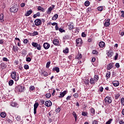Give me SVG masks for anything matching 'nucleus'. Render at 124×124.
Segmentation results:
<instances>
[{"label":"nucleus","instance_id":"nucleus-1","mask_svg":"<svg viewBox=\"0 0 124 124\" xmlns=\"http://www.w3.org/2000/svg\"><path fill=\"white\" fill-rule=\"evenodd\" d=\"M26 90V88L24 86H21V85H18L15 88V92L22 93Z\"/></svg>","mask_w":124,"mask_h":124},{"label":"nucleus","instance_id":"nucleus-2","mask_svg":"<svg viewBox=\"0 0 124 124\" xmlns=\"http://www.w3.org/2000/svg\"><path fill=\"white\" fill-rule=\"evenodd\" d=\"M11 76L13 80H15V81H17L19 80V76L16 75V72L13 71L11 74Z\"/></svg>","mask_w":124,"mask_h":124},{"label":"nucleus","instance_id":"nucleus-3","mask_svg":"<svg viewBox=\"0 0 124 124\" xmlns=\"http://www.w3.org/2000/svg\"><path fill=\"white\" fill-rule=\"evenodd\" d=\"M31 45L33 47L36 48L37 50H39V51L41 50V45L40 44H38V43L35 42H32Z\"/></svg>","mask_w":124,"mask_h":124},{"label":"nucleus","instance_id":"nucleus-4","mask_svg":"<svg viewBox=\"0 0 124 124\" xmlns=\"http://www.w3.org/2000/svg\"><path fill=\"white\" fill-rule=\"evenodd\" d=\"M10 11L13 13L17 12V11H18V8H17V5L16 4L14 5L13 6H12L10 8Z\"/></svg>","mask_w":124,"mask_h":124},{"label":"nucleus","instance_id":"nucleus-5","mask_svg":"<svg viewBox=\"0 0 124 124\" xmlns=\"http://www.w3.org/2000/svg\"><path fill=\"white\" fill-rule=\"evenodd\" d=\"M55 8V5H52L51 6L48 8L47 10L46 11V14L48 15H50L52 12V10Z\"/></svg>","mask_w":124,"mask_h":124},{"label":"nucleus","instance_id":"nucleus-6","mask_svg":"<svg viewBox=\"0 0 124 124\" xmlns=\"http://www.w3.org/2000/svg\"><path fill=\"white\" fill-rule=\"evenodd\" d=\"M34 24L35 26H40L41 24H42V21H41V20H40V19L38 18L34 20Z\"/></svg>","mask_w":124,"mask_h":124},{"label":"nucleus","instance_id":"nucleus-7","mask_svg":"<svg viewBox=\"0 0 124 124\" xmlns=\"http://www.w3.org/2000/svg\"><path fill=\"white\" fill-rule=\"evenodd\" d=\"M77 46H81V44L83 43V41L81 38H78L76 40Z\"/></svg>","mask_w":124,"mask_h":124},{"label":"nucleus","instance_id":"nucleus-8","mask_svg":"<svg viewBox=\"0 0 124 124\" xmlns=\"http://www.w3.org/2000/svg\"><path fill=\"white\" fill-rule=\"evenodd\" d=\"M105 102L106 103H109V104L112 103V100L111 99V97L109 96L106 97L105 98Z\"/></svg>","mask_w":124,"mask_h":124},{"label":"nucleus","instance_id":"nucleus-9","mask_svg":"<svg viewBox=\"0 0 124 124\" xmlns=\"http://www.w3.org/2000/svg\"><path fill=\"white\" fill-rule=\"evenodd\" d=\"M45 105L46 107H51L52 106V102L50 100L46 101L45 103Z\"/></svg>","mask_w":124,"mask_h":124},{"label":"nucleus","instance_id":"nucleus-10","mask_svg":"<svg viewBox=\"0 0 124 124\" xmlns=\"http://www.w3.org/2000/svg\"><path fill=\"white\" fill-rule=\"evenodd\" d=\"M67 93V91H64L63 92H61L59 97L62 98L65 94Z\"/></svg>","mask_w":124,"mask_h":124},{"label":"nucleus","instance_id":"nucleus-11","mask_svg":"<svg viewBox=\"0 0 124 124\" xmlns=\"http://www.w3.org/2000/svg\"><path fill=\"white\" fill-rule=\"evenodd\" d=\"M104 26L105 27H109V26H110V19L108 18L107 19H106Z\"/></svg>","mask_w":124,"mask_h":124},{"label":"nucleus","instance_id":"nucleus-12","mask_svg":"<svg viewBox=\"0 0 124 124\" xmlns=\"http://www.w3.org/2000/svg\"><path fill=\"white\" fill-rule=\"evenodd\" d=\"M113 54H114V52H113V51H112L111 50H110L107 53V55L108 57V58H111V57H112V56H113Z\"/></svg>","mask_w":124,"mask_h":124},{"label":"nucleus","instance_id":"nucleus-13","mask_svg":"<svg viewBox=\"0 0 124 124\" xmlns=\"http://www.w3.org/2000/svg\"><path fill=\"white\" fill-rule=\"evenodd\" d=\"M112 84L114 87H118V86H120V82L118 80H114L112 82Z\"/></svg>","mask_w":124,"mask_h":124},{"label":"nucleus","instance_id":"nucleus-14","mask_svg":"<svg viewBox=\"0 0 124 124\" xmlns=\"http://www.w3.org/2000/svg\"><path fill=\"white\" fill-rule=\"evenodd\" d=\"M43 46L46 50H47L48 48H50V44L48 43H45L43 45Z\"/></svg>","mask_w":124,"mask_h":124},{"label":"nucleus","instance_id":"nucleus-15","mask_svg":"<svg viewBox=\"0 0 124 124\" xmlns=\"http://www.w3.org/2000/svg\"><path fill=\"white\" fill-rule=\"evenodd\" d=\"M74 28V24L72 22H70L68 25V29L69 31H72Z\"/></svg>","mask_w":124,"mask_h":124},{"label":"nucleus","instance_id":"nucleus-16","mask_svg":"<svg viewBox=\"0 0 124 124\" xmlns=\"http://www.w3.org/2000/svg\"><path fill=\"white\" fill-rule=\"evenodd\" d=\"M31 13H32V10L31 9L27 12V13L25 14V16H30Z\"/></svg>","mask_w":124,"mask_h":124},{"label":"nucleus","instance_id":"nucleus-17","mask_svg":"<svg viewBox=\"0 0 124 124\" xmlns=\"http://www.w3.org/2000/svg\"><path fill=\"white\" fill-rule=\"evenodd\" d=\"M53 71H56L57 73H59L60 72V68L58 67H54L52 69Z\"/></svg>","mask_w":124,"mask_h":124},{"label":"nucleus","instance_id":"nucleus-18","mask_svg":"<svg viewBox=\"0 0 124 124\" xmlns=\"http://www.w3.org/2000/svg\"><path fill=\"white\" fill-rule=\"evenodd\" d=\"M53 43L54 45L58 46V45H59V40L58 39H54L53 40Z\"/></svg>","mask_w":124,"mask_h":124},{"label":"nucleus","instance_id":"nucleus-19","mask_svg":"<svg viewBox=\"0 0 124 124\" xmlns=\"http://www.w3.org/2000/svg\"><path fill=\"white\" fill-rule=\"evenodd\" d=\"M99 46L101 48H103V47H104V46H105V43H104L103 42H100L99 43Z\"/></svg>","mask_w":124,"mask_h":124},{"label":"nucleus","instance_id":"nucleus-20","mask_svg":"<svg viewBox=\"0 0 124 124\" xmlns=\"http://www.w3.org/2000/svg\"><path fill=\"white\" fill-rule=\"evenodd\" d=\"M33 18H36V17H40V12H38L36 14L33 15Z\"/></svg>","mask_w":124,"mask_h":124},{"label":"nucleus","instance_id":"nucleus-21","mask_svg":"<svg viewBox=\"0 0 124 124\" xmlns=\"http://www.w3.org/2000/svg\"><path fill=\"white\" fill-rule=\"evenodd\" d=\"M61 110H62V107H59L55 109V112L56 113H60L61 112Z\"/></svg>","mask_w":124,"mask_h":124},{"label":"nucleus","instance_id":"nucleus-22","mask_svg":"<svg viewBox=\"0 0 124 124\" xmlns=\"http://www.w3.org/2000/svg\"><path fill=\"white\" fill-rule=\"evenodd\" d=\"M59 18V15L58 14H55L54 16L52 17V20H56V19H58Z\"/></svg>","mask_w":124,"mask_h":124},{"label":"nucleus","instance_id":"nucleus-23","mask_svg":"<svg viewBox=\"0 0 124 124\" xmlns=\"http://www.w3.org/2000/svg\"><path fill=\"white\" fill-rule=\"evenodd\" d=\"M84 83L85 85H89V83H90V80H89V78H85Z\"/></svg>","mask_w":124,"mask_h":124},{"label":"nucleus","instance_id":"nucleus-24","mask_svg":"<svg viewBox=\"0 0 124 124\" xmlns=\"http://www.w3.org/2000/svg\"><path fill=\"white\" fill-rule=\"evenodd\" d=\"M73 116L75 118V122L77 121V114H76V112L75 111L73 112Z\"/></svg>","mask_w":124,"mask_h":124},{"label":"nucleus","instance_id":"nucleus-25","mask_svg":"<svg viewBox=\"0 0 124 124\" xmlns=\"http://www.w3.org/2000/svg\"><path fill=\"white\" fill-rule=\"evenodd\" d=\"M112 68L113 65L111 63H110L108 65L107 69H108V70H110V69H112Z\"/></svg>","mask_w":124,"mask_h":124},{"label":"nucleus","instance_id":"nucleus-26","mask_svg":"<svg viewBox=\"0 0 124 124\" xmlns=\"http://www.w3.org/2000/svg\"><path fill=\"white\" fill-rule=\"evenodd\" d=\"M37 9L39 11H42V12H44V9L40 6L38 7Z\"/></svg>","mask_w":124,"mask_h":124},{"label":"nucleus","instance_id":"nucleus-27","mask_svg":"<svg viewBox=\"0 0 124 124\" xmlns=\"http://www.w3.org/2000/svg\"><path fill=\"white\" fill-rule=\"evenodd\" d=\"M76 59H77V60H81V59H82V54H78L76 57Z\"/></svg>","mask_w":124,"mask_h":124},{"label":"nucleus","instance_id":"nucleus-28","mask_svg":"<svg viewBox=\"0 0 124 124\" xmlns=\"http://www.w3.org/2000/svg\"><path fill=\"white\" fill-rule=\"evenodd\" d=\"M0 117L1 118H5L6 117V114L4 112H1L0 113Z\"/></svg>","mask_w":124,"mask_h":124},{"label":"nucleus","instance_id":"nucleus-29","mask_svg":"<svg viewBox=\"0 0 124 124\" xmlns=\"http://www.w3.org/2000/svg\"><path fill=\"white\" fill-rule=\"evenodd\" d=\"M4 16H3V14H1L0 15V20L1 22H3L4 20L3 19Z\"/></svg>","mask_w":124,"mask_h":124},{"label":"nucleus","instance_id":"nucleus-30","mask_svg":"<svg viewBox=\"0 0 124 124\" xmlns=\"http://www.w3.org/2000/svg\"><path fill=\"white\" fill-rule=\"evenodd\" d=\"M107 79H109L110 78V76H111V73L110 72H108L106 74Z\"/></svg>","mask_w":124,"mask_h":124},{"label":"nucleus","instance_id":"nucleus-31","mask_svg":"<svg viewBox=\"0 0 124 124\" xmlns=\"http://www.w3.org/2000/svg\"><path fill=\"white\" fill-rule=\"evenodd\" d=\"M8 83L9 86H13V84H14V81H13V80L11 79Z\"/></svg>","mask_w":124,"mask_h":124},{"label":"nucleus","instance_id":"nucleus-32","mask_svg":"<svg viewBox=\"0 0 124 124\" xmlns=\"http://www.w3.org/2000/svg\"><path fill=\"white\" fill-rule=\"evenodd\" d=\"M39 104H38V102L35 103L34 104V109H37V108L38 107Z\"/></svg>","mask_w":124,"mask_h":124},{"label":"nucleus","instance_id":"nucleus-33","mask_svg":"<svg viewBox=\"0 0 124 124\" xmlns=\"http://www.w3.org/2000/svg\"><path fill=\"white\" fill-rule=\"evenodd\" d=\"M13 50L15 53H16V52H17V46H13Z\"/></svg>","mask_w":124,"mask_h":124},{"label":"nucleus","instance_id":"nucleus-34","mask_svg":"<svg viewBox=\"0 0 124 124\" xmlns=\"http://www.w3.org/2000/svg\"><path fill=\"white\" fill-rule=\"evenodd\" d=\"M16 120L17 121V122H21V116H18L16 118Z\"/></svg>","mask_w":124,"mask_h":124},{"label":"nucleus","instance_id":"nucleus-35","mask_svg":"<svg viewBox=\"0 0 124 124\" xmlns=\"http://www.w3.org/2000/svg\"><path fill=\"white\" fill-rule=\"evenodd\" d=\"M35 35H38V32L37 31H34L32 33L33 36H35Z\"/></svg>","mask_w":124,"mask_h":124},{"label":"nucleus","instance_id":"nucleus-36","mask_svg":"<svg viewBox=\"0 0 124 124\" xmlns=\"http://www.w3.org/2000/svg\"><path fill=\"white\" fill-rule=\"evenodd\" d=\"M98 54H99V52L98 51H97V50H93V55H94L95 56H98Z\"/></svg>","mask_w":124,"mask_h":124},{"label":"nucleus","instance_id":"nucleus-37","mask_svg":"<svg viewBox=\"0 0 124 124\" xmlns=\"http://www.w3.org/2000/svg\"><path fill=\"white\" fill-rule=\"evenodd\" d=\"M26 61L28 62H31V58L30 57H26Z\"/></svg>","mask_w":124,"mask_h":124},{"label":"nucleus","instance_id":"nucleus-38","mask_svg":"<svg viewBox=\"0 0 124 124\" xmlns=\"http://www.w3.org/2000/svg\"><path fill=\"white\" fill-rule=\"evenodd\" d=\"M42 74L45 77H47V76H48V73L46 71H44L43 73H42Z\"/></svg>","mask_w":124,"mask_h":124},{"label":"nucleus","instance_id":"nucleus-39","mask_svg":"<svg viewBox=\"0 0 124 124\" xmlns=\"http://www.w3.org/2000/svg\"><path fill=\"white\" fill-rule=\"evenodd\" d=\"M120 96H121V94H120L119 93H117L115 95V99H118V98H119V97H120Z\"/></svg>","mask_w":124,"mask_h":124},{"label":"nucleus","instance_id":"nucleus-40","mask_svg":"<svg viewBox=\"0 0 124 124\" xmlns=\"http://www.w3.org/2000/svg\"><path fill=\"white\" fill-rule=\"evenodd\" d=\"M82 116H84V117H86L87 115H88V113L87 112L82 111L81 113Z\"/></svg>","mask_w":124,"mask_h":124},{"label":"nucleus","instance_id":"nucleus-41","mask_svg":"<svg viewBox=\"0 0 124 124\" xmlns=\"http://www.w3.org/2000/svg\"><path fill=\"white\" fill-rule=\"evenodd\" d=\"M97 10L98 11H102L103 10V6H100L97 7Z\"/></svg>","mask_w":124,"mask_h":124},{"label":"nucleus","instance_id":"nucleus-42","mask_svg":"<svg viewBox=\"0 0 124 124\" xmlns=\"http://www.w3.org/2000/svg\"><path fill=\"white\" fill-rule=\"evenodd\" d=\"M23 43H24L25 44H27V43H29V40H28V39H24Z\"/></svg>","mask_w":124,"mask_h":124},{"label":"nucleus","instance_id":"nucleus-43","mask_svg":"<svg viewBox=\"0 0 124 124\" xmlns=\"http://www.w3.org/2000/svg\"><path fill=\"white\" fill-rule=\"evenodd\" d=\"M112 121H113V119H110L106 122V124H111V123H112Z\"/></svg>","mask_w":124,"mask_h":124},{"label":"nucleus","instance_id":"nucleus-44","mask_svg":"<svg viewBox=\"0 0 124 124\" xmlns=\"http://www.w3.org/2000/svg\"><path fill=\"white\" fill-rule=\"evenodd\" d=\"M85 6H89L90 5V1H86L84 3Z\"/></svg>","mask_w":124,"mask_h":124},{"label":"nucleus","instance_id":"nucleus-45","mask_svg":"<svg viewBox=\"0 0 124 124\" xmlns=\"http://www.w3.org/2000/svg\"><path fill=\"white\" fill-rule=\"evenodd\" d=\"M98 79H99L98 76L95 75L94 76V81H97L98 80Z\"/></svg>","mask_w":124,"mask_h":124},{"label":"nucleus","instance_id":"nucleus-46","mask_svg":"<svg viewBox=\"0 0 124 124\" xmlns=\"http://www.w3.org/2000/svg\"><path fill=\"white\" fill-rule=\"evenodd\" d=\"M50 63H51V62H47L46 64V68H49V67H50Z\"/></svg>","mask_w":124,"mask_h":124},{"label":"nucleus","instance_id":"nucleus-47","mask_svg":"<svg viewBox=\"0 0 124 124\" xmlns=\"http://www.w3.org/2000/svg\"><path fill=\"white\" fill-rule=\"evenodd\" d=\"M68 48H66L63 51V52L64 54H67L68 53Z\"/></svg>","mask_w":124,"mask_h":124},{"label":"nucleus","instance_id":"nucleus-48","mask_svg":"<svg viewBox=\"0 0 124 124\" xmlns=\"http://www.w3.org/2000/svg\"><path fill=\"white\" fill-rule=\"evenodd\" d=\"M73 96L75 97V98H78L79 97V95H78V93H75Z\"/></svg>","mask_w":124,"mask_h":124},{"label":"nucleus","instance_id":"nucleus-49","mask_svg":"<svg viewBox=\"0 0 124 124\" xmlns=\"http://www.w3.org/2000/svg\"><path fill=\"white\" fill-rule=\"evenodd\" d=\"M59 31L60 32H65V30H63L61 28H59Z\"/></svg>","mask_w":124,"mask_h":124},{"label":"nucleus","instance_id":"nucleus-50","mask_svg":"<svg viewBox=\"0 0 124 124\" xmlns=\"http://www.w3.org/2000/svg\"><path fill=\"white\" fill-rule=\"evenodd\" d=\"M46 98H50V97H51V94L50 93L46 94Z\"/></svg>","mask_w":124,"mask_h":124},{"label":"nucleus","instance_id":"nucleus-51","mask_svg":"<svg viewBox=\"0 0 124 124\" xmlns=\"http://www.w3.org/2000/svg\"><path fill=\"white\" fill-rule=\"evenodd\" d=\"M121 104L122 105H123V106H124V98H122L121 99Z\"/></svg>","mask_w":124,"mask_h":124},{"label":"nucleus","instance_id":"nucleus-52","mask_svg":"<svg viewBox=\"0 0 124 124\" xmlns=\"http://www.w3.org/2000/svg\"><path fill=\"white\" fill-rule=\"evenodd\" d=\"M24 69H29L30 68V67L29 66V65L28 64H25L24 66Z\"/></svg>","mask_w":124,"mask_h":124},{"label":"nucleus","instance_id":"nucleus-53","mask_svg":"<svg viewBox=\"0 0 124 124\" xmlns=\"http://www.w3.org/2000/svg\"><path fill=\"white\" fill-rule=\"evenodd\" d=\"M0 66L1 67V68H2V69H3V68H4V66H5V64L4 63H1Z\"/></svg>","mask_w":124,"mask_h":124},{"label":"nucleus","instance_id":"nucleus-54","mask_svg":"<svg viewBox=\"0 0 124 124\" xmlns=\"http://www.w3.org/2000/svg\"><path fill=\"white\" fill-rule=\"evenodd\" d=\"M35 89V88L34 87V86H30V91H34Z\"/></svg>","mask_w":124,"mask_h":124},{"label":"nucleus","instance_id":"nucleus-55","mask_svg":"<svg viewBox=\"0 0 124 124\" xmlns=\"http://www.w3.org/2000/svg\"><path fill=\"white\" fill-rule=\"evenodd\" d=\"M119 34H120V35H121V36H124V31H120Z\"/></svg>","mask_w":124,"mask_h":124},{"label":"nucleus","instance_id":"nucleus-56","mask_svg":"<svg viewBox=\"0 0 124 124\" xmlns=\"http://www.w3.org/2000/svg\"><path fill=\"white\" fill-rule=\"evenodd\" d=\"M81 36L82 37H86V36H87V34H86L85 33V32H83L82 33H81Z\"/></svg>","mask_w":124,"mask_h":124},{"label":"nucleus","instance_id":"nucleus-57","mask_svg":"<svg viewBox=\"0 0 124 124\" xmlns=\"http://www.w3.org/2000/svg\"><path fill=\"white\" fill-rule=\"evenodd\" d=\"M2 60L4 62H8V59H7V58L6 57H4L2 58Z\"/></svg>","mask_w":124,"mask_h":124},{"label":"nucleus","instance_id":"nucleus-58","mask_svg":"<svg viewBox=\"0 0 124 124\" xmlns=\"http://www.w3.org/2000/svg\"><path fill=\"white\" fill-rule=\"evenodd\" d=\"M90 113H91L92 115H93V108H92L90 109Z\"/></svg>","mask_w":124,"mask_h":124},{"label":"nucleus","instance_id":"nucleus-59","mask_svg":"<svg viewBox=\"0 0 124 124\" xmlns=\"http://www.w3.org/2000/svg\"><path fill=\"white\" fill-rule=\"evenodd\" d=\"M11 105L13 107H16V104L15 103H14V102L11 103Z\"/></svg>","mask_w":124,"mask_h":124},{"label":"nucleus","instance_id":"nucleus-60","mask_svg":"<svg viewBox=\"0 0 124 124\" xmlns=\"http://www.w3.org/2000/svg\"><path fill=\"white\" fill-rule=\"evenodd\" d=\"M115 66L117 68H119V67H120V64L119 63H116L115 64Z\"/></svg>","mask_w":124,"mask_h":124},{"label":"nucleus","instance_id":"nucleus-61","mask_svg":"<svg viewBox=\"0 0 124 124\" xmlns=\"http://www.w3.org/2000/svg\"><path fill=\"white\" fill-rule=\"evenodd\" d=\"M25 5H26V3H22L20 4L21 7H25Z\"/></svg>","mask_w":124,"mask_h":124},{"label":"nucleus","instance_id":"nucleus-62","mask_svg":"<svg viewBox=\"0 0 124 124\" xmlns=\"http://www.w3.org/2000/svg\"><path fill=\"white\" fill-rule=\"evenodd\" d=\"M119 124H124V120H121L120 121H119Z\"/></svg>","mask_w":124,"mask_h":124},{"label":"nucleus","instance_id":"nucleus-63","mask_svg":"<svg viewBox=\"0 0 124 124\" xmlns=\"http://www.w3.org/2000/svg\"><path fill=\"white\" fill-rule=\"evenodd\" d=\"M121 16L124 17V11H121Z\"/></svg>","mask_w":124,"mask_h":124},{"label":"nucleus","instance_id":"nucleus-64","mask_svg":"<svg viewBox=\"0 0 124 124\" xmlns=\"http://www.w3.org/2000/svg\"><path fill=\"white\" fill-rule=\"evenodd\" d=\"M90 83L91 84H93V78H91L90 79Z\"/></svg>","mask_w":124,"mask_h":124}]
</instances>
